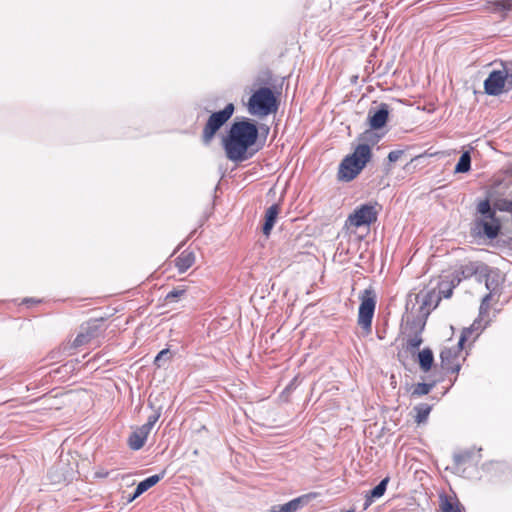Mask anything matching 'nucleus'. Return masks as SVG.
Masks as SVG:
<instances>
[{"mask_svg":"<svg viewBox=\"0 0 512 512\" xmlns=\"http://www.w3.org/2000/svg\"><path fill=\"white\" fill-rule=\"evenodd\" d=\"M257 138L258 129L254 123L248 120L235 122L223 141L227 158L234 162L247 160L252 156L248 149L256 143Z\"/></svg>","mask_w":512,"mask_h":512,"instance_id":"1","label":"nucleus"},{"mask_svg":"<svg viewBox=\"0 0 512 512\" xmlns=\"http://www.w3.org/2000/svg\"><path fill=\"white\" fill-rule=\"evenodd\" d=\"M371 158L368 144H359L351 155L346 156L339 166L338 178L342 181L353 180L366 166Z\"/></svg>","mask_w":512,"mask_h":512,"instance_id":"2","label":"nucleus"},{"mask_svg":"<svg viewBox=\"0 0 512 512\" xmlns=\"http://www.w3.org/2000/svg\"><path fill=\"white\" fill-rule=\"evenodd\" d=\"M247 109L251 115L263 118L278 110V101L270 88L260 87L251 94Z\"/></svg>","mask_w":512,"mask_h":512,"instance_id":"3","label":"nucleus"},{"mask_svg":"<svg viewBox=\"0 0 512 512\" xmlns=\"http://www.w3.org/2000/svg\"><path fill=\"white\" fill-rule=\"evenodd\" d=\"M512 89V62H502L490 72L484 81V90L488 95L498 96Z\"/></svg>","mask_w":512,"mask_h":512,"instance_id":"4","label":"nucleus"},{"mask_svg":"<svg viewBox=\"0 0 512 512\" xmlns=\"http://www.w3.org/2000/svg\"><path fill=\"white\" fill-rule=\"evenodd\" d=\"M477 211L482 215V219L476 221L478 228L483 230V233L490 239L498 236L500 231V223L495 216V211L492 210L488 200L480 201L477 205Z\"/></svg>","mask_w":512,"mask_h":512,"instance_id":"5","label":"nucleus"},{"mask_svg":"<svg viewBox=\"0 0 512 512\" xmlns=\"http://www.w3.org/2000/svg\"><path fill=\"white\" fill-rule=\"evenodd\" d=\"M377 203L362 204L354 209L345 221L347 229L370 226L377 220Z\"/></svg>","mask_w":512,"mask_h":512,"instance_id":"6","label":"nucleus"},{"mask_svg":"<svg viewBox=\"0 0 512 512\" xmlns=\"http://www.w3.org/2000/svg\"><path fill=\"white\" fill-rule=\"evenodd\" d=\"M358 325L368 334L371 332L372 319L376 307V296L370 289H365L360 296Z\"/></svg>","mask_w":512,"mask_h":512,"instance_id":"7","label":"nucleus"},{"mask_svg":"<svg viewBox=\"0 0 512 512\" xmlns=\"http://www.w3.org/2000/svg\"><path fill=\"white\" fill-rule=\"evenodd\" d=\"M234 113V105L229 103L221 111L214 112L207 120L203 128L202 140L209 144L217 131L231 118Z\"/></svg>","mask_w":512,"mask_h":512,"instance_id":"8","label":"nucleus"},{"mask_svg":"<svg viewBox=\"0 0 512 512\" xmlns=\"http://www.w3.org/2000/svg\"><path fill=\"white\" fill-rule=\"evenodd\" d=\"M317 494L308 493L301 495L283 505L278 506V512H296L297 510H302L308 508L309 503L315 499ZM270 512H277L276 506L271 509Z\"/></svg>","mask_w":512,"mask_h":512,"instance_id":"9","label":"nucleus"},{"mask_svg":"<svg viewBox=\"0 0 512 512\" xmlns=\"http://www.w3.org/2000/svg\"><path fill=\"white\" fill-rule=\"evenodd\" d=\"M389 110L388 105L382 103L379 106V109L376 111L370 110L368 113V122L372 129H380L382 128L388 119Z\"/></svg>","mask_w":512,"mask_h":512,"instance_id":"10","label":"nucleus"},{"mask_svg":"<svg viewBox=\"0 0 512 512\" xmlns=\"http://www.w3.org/2000/svg\"><path fill=\"white\" fill-rule=\"evenodd\" d=\"M439 509L440 512H462L464 507L455 494H440Z\"/></svg>","mask_w":512,"mask_h":512,"instance_id":"11","label":"nucleus"},{"mask_svg":"<svg viewBox=\"0 0 512 512\" xmlns=\"http://www.w3.org/2000/svg\"><path fill=\"white\" fill-rule=\"evenodd\" d=\"M482 268L483 265L479 264L478 262H465L461 264L457 270H455L454 274L452 275V279L456 282L457 275L461 278V281L463 279H468L473 275L482 273Z\"/></svg>","mask_w":512,"mask_h":512,"instance_id":"12","label":"nucleus"},{"mask_svg":"<svg viewBox=\"0 0 512 512\" xmlns=\"http://www.w3.org/2000/svg\"><path fill=\"white\" fill-rule=\"evenodd\" d=\"M150 432L145 427H138L135 429L128 438L129 447L134 450H140L146 443Z\"/></svg>","mask_w":512,"mask_h":512,"instance_id":"13","label":"nucleus"},{"mask_svg":"<svg viewBox=\"0 0 512 512\" xmlns=\"http://www.w3.org/2000/svg\"><path fill=\"white\" fill-rule=\"evenodd\" d=\"M280 213V206L278 204L271 205L265 212L263 234L269 236Z\"/></svg>","mask_w":512,"mask_h":512,"instance_id":"14","label":"nucleus"},{"mask_svg":"<svg viewBox=\"0 0 512 512\" xmlns=\"http://www.w3.org/2000/svg\"><path fill=\"white\" fill-rule=\"evenodd\" d=\"M163 475L164 473H162L161 475H152L146 478L145 480L141 481L137 485L134 493L132 495H129L128 501H133L135 498L143 494L145 491L156 485L163 478Z\"/></svg>","mask_w":512,"mask_h":512,"instance_id":"15","label":"nucleus"},{"mask_svg":"<svg viewBox=\"0 0 512 512\" xmlns=\"http://www.w3.org/2000/svg\"><path fill=\"white\" fill-rule=\"evenodd\" d=\"M195 262V255L191 251L184 250L175 259V266L180 273L187 271Z\"/></svg>","mask_w":512,"mask_h":512,"instance_id":"16","label":"nucleus"},{"mask_svg":"<svg viewBox=\"0 0 512 512\" xmlns=\"http://www.w3.org/2000/svg\"><path fill=\"white\" fill-rule=\"evenodd\" d=\"M456 351L451 348H445L440 353V358L442 362V367L446 370L450 371H458V365L453 364V360L456 357Z\"/></svg>","mask_w":512,"mask_h":512,"instance_id":"17","label":"nucleus"},{"mask_svg":"<svg viewBox=\"0 0 512 512\" xmlns=\"http://www.w3.org/2000/svg\"><path fill=\"white\" fill-rule=\"evenodd\" d=\"M418 358L420 368L424 372H428L431 369L434 360L432 351L428 348L423 349L421 352H419Z\"/></svg>","mask_w":512,"mask_h":512,"instance_id":"18","label":"nucleus"},{"mask_svg":"<svg viewBox=\"0 0 512 512\" xmlns=\"http://www.w3.org/2000/svg\"><path fill=\"white\" fill-rule=\"evenodd\" d=\"M431 405L427 404V403H421L417 406L414 407V410L416 412V415H415V422H417L418 424H421V423H424L430 412H431Z\"/></svg>","mask_w":512,"mask_h":512,"instance_id":"19","label":"nucleus"},{"mask_svg":"<svg viewBox=\"0 0 512 512\" xmlns=\"http://www.w3.org/2000/svg\"><path fill=\"white\" fill-rule=\"evenodd\" d=\"M460 282L461 278L458 275L456 276V282L453 279H451L449 283L442 281L439 284V294L444 298L451 297L453 288H455Z\"/></svg>","mask_w":512,"mask_h":512,"instance_id":"20","label":"nucleus"},{"mask_svg":"<svg viewBox=\"0 0 512 512\" xmlns=\"http://www.w3.org/2000/svg\"><path fill=\"white\" fill-rule=\"evenodd\" d=\"M470 169H471V156H470L469 151H465L461 155L458 163L456 164L454 172L455 173H466Z\"/></svg>","mask_w":512,"mask_h":512,"instance_id":"21","label":"nucleus"},{"mask_svg":"<svg viewBox=\"0 0 512 512\" xmlns=\"http://www.w3.org/2000/svg\"><path fill=\"white\" fill-rule=\"evenodd\" d=\"M495 12L507 11L512 8V0H488Z\"/></svg>","mask_w":512,"mask_h":512,"instance_id":"22","label":"nucleus"},{"mask_svg":"<svg viewBox=\"0 0 512 512\" xmlns=\"http://www.w3.org/2000/svg\"><path fill=\"white\" fill-rule=\"evenodd\" d=\"M388 482H389L388 477L381 480L380 483L370 491V497L371 498H379V497L383 496V494L386 491Z\"/></svg>","mask_w":512,"mask_h":512,"instance_id":"23","label":"nucleus"},{"mask_svg":"<svg viewBox=\"0 0 512 512\" xmlns=\"http://www.w3.org/2000/svg\"><path fill=\"white\" fill-rule=\"evenodd\" d=\"M93 333L91 331L80 332L73 341L74 347L85 345L91 341Z\"/></svg>","mask_w":512,"mask_h":512,"instance_id":"24","label":"nucleus"},{"mask_svg":"<svg viewBox=\"0 0 512 512\" xmlns=\"http://www.w3.org/2000/svg\"><path fill=\"white\" fill-rule=\"evenodd\" d=\"M480 329V321L479 320H476L474 321V323L471 325L470 328H467L463 331L459 341H458V346L460 349H462L463 347V344L464 342L466 341V339L468 338V336L474 331V330H478Z\"/></svg>","mask_w":512,"mask_h":512,"instance_id":"25","label":"nucleus"},{"mask_svg":"<svg viewBox=\"0 0 512 512\" xmlns=\"http://www.w3.org/2000/svg\"><path fill=\"white\" fill-rule=\"evenodd\" d=\"M172 354L169 349L161 350L155 357L154 364L157 367H162L168 360H170Z\"/></svg>","mask_w":512,"mask_h":512,"instance_id":"26","label":"nucleus"},{"mask_svg":"<svg viewBox=\"0 0 512 512\" xmlns=\"http://www.w3.org/2000/svg\"><path fill=\"white\" fill-rule=\"evenodd\" d=\"M432 389V385L431 384H427V383H418L415 385L413 391H412V396H423V395H426L428 394Z\"/></svg>","mask_w":512,"mask_h":512,"instance_id":"27","label":"nucleus"},{"mask_svg":"<svg viewBox=\"0 0 512 512\" xmlns=\"http://www.w3.org/2000/svg\"><path fill=\"white\" fill-rule=\"evenodd\" d=\"M421 344H422V338H421L420 334L417 333L407 340L406 347L409 351L412 352V351L418 349Z\"/></svg>","mask_w":512,"mask_h":512,"instance_id":"28","label":"nucleus"},{"mask_svg":"<svg viewBox=\"0 0 512 512\" xmlns=\"http://www.w3.org/2000/svg\"><path fill=\"white\" fill-rule=\"evenodd\" d=\"M160 415H161L160 409L155 410L154 413L148 417L147 422L145 424H143L142 427H145L149 432H151V429L153 428L155 423L158 421Z\"/></svg>","mask_w":512,"mask_h":512,"instance_id":"29","label":"nucleus"},{"mask_svg":"<svg viewBox=\"0 0 512 512\" xmlns=\"http://www.w3.org/2000/svg\"><path fill=\"white\" fill-rule=\"evenodd\" d=\"M492 295L491 293L484 296L482 299L480 308H479V317L482 318L485 314L489 311V301L491 299Z\"/></svg>","mask_w":512,"mask_h":512,"instance_id":"30","label":"nucleus"},{"mask_svg":"<svg viewBox=\"0 0 512 512\" xmlns=\"http://www.w3.org/2000/svg\"><path fill=\"white\" fill-rule=\"evenodd\" d=\"M185 290L183 289H174L172 291H170L167 295H166V300L169 301V302H173L175 301L177 298H179L180 296H182L184 294Z\"/></svg>","mask_w":512,"mask_h":512,"instance_id":"31","label":"nucleus"},{"mask_svg":"<svg viewBox=\"0 0 512 512\" xmlns=\"http://www.w3.org/2000/svg\"><path fill=\"white\" fill-rule=\"evenodd\" d=\"M402 155H403L402 150H393V151L389 152L388 160L392 163L396 162L402 157Z\"/></svg>","mask_w":512,"mask_h":512,"instance_id":"32","label":"nucleus"},{"mask_svg":"<svg viewBox=\"0 0 512 512\" xmlns=\"http://www.w3.org/2000/svg\"><path fill=\"white\" fill-rule=\"evenodd\" d=\"M431 298L432 296L429 294L421 296V309H423L424 306L429 304Z\"/></svg>","mask_w":512,"mask_h":512,"instance_id":"33","label":"nucleus"},{"mask_svg":"<svg viewBox=\"0 0 512 512\" xmlns=\"http://www.w3.org/2000/svg\"><path fill=\"white\" fill-rule=\"evenodd\" d=\"M97 476H99V477H107L108 476V472H106V473H104V472L97 473Z\"/></svg>","mask_w":512,"mask_h":512,"instance_id":"34","label":"nucleus"}]
</instances>
